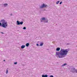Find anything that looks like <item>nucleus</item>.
Masks as SVG:
<instances>
[{
  "mask_svg": "<svg viewBox=\"0 0 77 77\" xmlns=\"http://www.w3.org/2000/svg\"><path fill=\"white\" fill-rule=\"evenodd\" d=\"M68 51H69V49H64L61 48L60 51L56 52L55 56L57 57L63 58V57H64L65 56L67 55Z\"/></svg>",
  "mask_w": 77,
  "mask_h": 77,
  "instance_id": "f257e3e1",
  "label": "nucleus"
},
{
  "mask_svg": "<svg viewBox=\"0 0 77 77\" xmlns=\"http://www.w3.org/2000/svg\"><path fill=\"white\" fill-rule=\"evenodd\" d=\"M2 27L4 28H6L8 27V23L7 22H5L4 19L0 21V27Z\"/></svg>",
  "mask_w": 77,
  "mask_h": 77,
  "instance_id": "f03ea898",
  "label": "nucleus"
},
{
  "mask_svg": "<svg viewBox=\"0 0 77 77\" xmlns=\"http://www.w3.org/2000/svg\"><path fill=\"white\" fill-rule=\"evenodd\" d=\"M41 22H42V21H44V24L45 23H48V20L47 19H45V17H42L40 19Z\"/></svg>",
  "mask_w": 77,
  "mask_h": 77,
  "instance_id": "7ed1b4c3",
  "label": "nucleus"
},
{
  "mask_svg": "<svg viewBox=\"0 0 77 77\" xmlns=\"http://www.w3.org/2000/svg\"><path fill=\"white\" fill-rule=\"evenodd\" d=\"M47 6V5H45V4H43L42 5L40 6V9H42L44 8H46Z\"/></svg>",
  "mask_w": 77,
  "mask_h": 77,
  "instance_id": "20e7f679",
  "label": "nucleus"
},
{
  "mask_svg": "<svg viewBox=\"0 0 77 77\" xmlns=\"http://www.w3.org/2000/svg\"><path fill=\"white\" fill-rule=\"evenodd\" d=\"M17 25H22L23 24V22H20L19 21L17 20Z\"/></svg>",
  "mask_w": 77,
  "mask_h": 77,
  "instance_id": "39448f33",
  "label": "nucleus"
},
{
  "mask_svg": "<svg viewBox=\"0 0 77 77\" xmlns=\"http://www.w3.org/2000/svg\"><path fill=\"white\" fill-rule=\"evenodd\" d=\"M71 71L72 72L75 73V71H76V70L75 69V68H72L71 69Z\"/></svg>",
  "mask_w": 77,
  "mask_h": 77,
  "instance_id": "423d86ee",
  "label": "nucleus"
},
{
  "mask_svg": "<svg viewBox=\"0 0 77 77\" xmlns=\"http://www.w3.org/2000/svg\"><path fill=\"white\" fill-rule=\"evenodd\" d=\"M26 47V46L25 45H22L21 47V48H22V49H23V48H25Z\"/></svg>",
  "mask_w": 77,
  "mask_h": 77,
  "instance_id": "0eeeda50",
  "label": "nucleus"
},
{
  "mask_svg": "<svg viewBox=\"0 0 77 77\" xmlns=\"http://www.w3.org/2000/svg\"><path fill=\"white\" fill-rule=\"evenodd\" d=\"M60 48H57L56 49V51H59L60 50Z\"/></svg>",
  "mask_w": 77,
  "mask_h": 77,
  "instance_id": "6e6552de",
  "label": "nucleus"
},
{
  "mask_svg": "<svg viewBox=\"0 0 77 77\" xmlns=\"http://www.w3.org/2000/svg\"><path fill=\"white\" fill-rule=\"evenodd\" d=\"M42 77H48V75H42Z\"/></svg>",
  "mask_w": 77,
  "mask_h": 77,
  "instance_id": "1a4fd4ad",
  "label": "nucleus"
},
{
  "mask_svg": "<svg viewBox=\"0 0 77 77\" xmlns=\"http://www.w3.org/2000/svg\"><path fill=\"white\" fill-rule=\"evenodd\" d=\"M3 5L4 6V7H6V6L8 5V4H4Z\"/></svg>",
  "mask_w": 77,
  "mask_h": 77,
  "instance_id": "9d476101",
  "label": "nucleus"
},
{
  "mask_svg": "<svg viewBox=\"0 0 77 77\" xmlns=\"http://www.w3.org/2000/svg\"><path fill=\"white\" fill-rule=\"evenodd\" d=\"M66 65V63H64V64H63V65H62L61 66L62 67H63V66H65Z\"/></svg>",
  "mask_w": 77,
  "mask_h": 77,
  "instance_id": "9b49d317",
  "label": "nucleus"
},
{
  "mask_svg": "<svg viewBox=\"0 0 77 77\" xmlns=\"http://www.w3.org/2000/svg\"><path fill=\"white\" fill-rule=\"evenodd\" d=\"M44 45V43L42 42L40 43V46H42V45Z\"/></svg>",
  "mask_w": 77,
  "mask_h": 77,
  "instance_id": "f8f14e48",
  "label": "nucleus"
},
{
  "mask_svg": "<svg viewBox=\"0 0 77 77\" xmlns=\"http://www.w3.org/2000/svg\"><path fill=\"white\" fill-rule=\"evenodd\" d=\"M26 47H29V43H26Z\"/></svg>",
  "mask_w": 77,
  "mask_h": 77,
  "instance_id": "ddd939ff",
  "label": "nucleus"
},
{
  "mask_svg": "<svg viewBox=\"0 0 77 77\" xmlns=\"http://www.w3.org/2000/svg\"><path fill=\"white\" fill-rule=\"evenodd\" d=\"M60 2V1H58L56 2V4L57 5H58L59 4V3Z\"/></svg>",
  "mask_w": 77,
  "mask_h": 77,
  "instance_id": "4468645a",
  "label": "nucleus"
},
{
  "mask_svg": "<svg viewBox=\"0 0 77 77\" xmlns=\"http://www.w3.org/2000/svg\"><path fill=\"white\" fill-rule=\"evenodd\" d=\"M23 30H26V27H23Z\"/></svg>",
  "mask_w": 77,
  "mask_h": 77,
  "instance_id": "2eb2a0df",
  "label": "nucleus"
},
{
  "mask_svg": "<svg viewBox=\"0 0 77 77\" xmlns=\"http://www.w3.org/2000/svg\"><path fill=\"white\" fill-rule=\"evenodd\" d=\"M8 70H6V74H8Z\"/></svg>",
  "mask_w": 77,
  "mask_h": 77,
  "instance_id": "dca6fc26",
  "label": "nucleus"
},
{
  "mask_svg": "<svg viewBox=\"0 0 77 77\" xmlns=\"http://www.w3.org/2000/svg\"><path fill=\"white\" fill-rule=\"evenodd\" d=\"M14 65H17V62H16L14 63Z\"/></svg>",
  "mask_w": 77,
  "mask_h": 77,
  "instance_id": "f3484780",
  "label": "nucleus"
},
{
  "mask_svg": "<svg viewBox=\"0 0 77 77\" xmlns=\"http://www.w3.org/2000/svg\"><path fill=\"white\" fill-rule=\"evenodd\" d=\"M50 77H54V76L53 75H51L50 76Z\"/></svg>",
  "mask_w": 77,
  "mask_h": 77,
  "instance_id": "a211bd4d",
  "label": "nucleus"
},
{
  "mask_svg": "<svg viewBox=\"0 0 77 77\" xmlns=\"http://www.w3.org/2000/svg\"><path fill=\"white\" fill-rule=\"evenodd\" d=\"M61 3H62V2H60V5H61Z\"/></svg>",
  "mask_w": 77,
  "mask_h": 77,
  "instance_id": "6ab92c4d",
  "label": "nucleus"
},
{
  "mask_svg": "<svg viewBox=\"0 0 77 77\" xmlns=\"http://www.w3.org/2000/svg\"><path fill=\"white\" fill-rule=\"evenodd\" d=\"M36 45L37 46H39V44H37Z\"/></svg>",
  "mask_w": 77,
  "mask_h": 77,
  "instance_id": "aec40b11",
  "label": "nucleus"
},
{
  "mask_svg": "<svg viewBox=\"0 0 77 77\" xmlns=\"http://www.w3.org/2000/svg\"><path fill=\"white\" fill-rule=\"evenodd\" d=\"M70 44L69 43H67L66 44V45H69Z\"/></svg>",
  "mask_w": 77,
  "mask_h": 77,
  "instance_id": "412c9836",
  "label": "nucleus"
},
{
  "mask_svg": "<svg viewBox=\"0 0 77 77\" xmlns=\"http://www.w3.org/2000/svg\"><path fill=\"white\" fill-rule=\"evenodd\" d=\"M75 72L76 73H77V70H76V71H75Z\"/></svg>",
  "mask_w": 77,
  "mask_h": 77,
  "instance_id": "4be33fe9",
  "label": "nucleus"
},
{
  "mask_svg": "<svg viewBox=\"0 0 77 77\" xmlns=\"http://www.w3.org/2000/svg\"><path fill=\"white\" fill-rule=\"evenodd\" d=\"M10 15H11V16H12V14H11Z\"/></svg>",
  "mask_w": 77,
  "mask_h": 77,
  "instance_id": "5701e85b",
  "label": "nucleus"
},
{
  "mask_svg": "<svg viewBox=\"0 0 77 77\" xmlns=\"http://www.w3.org/2000/svg\"><path fill=\"white\" fill-rule=\"evenodd\" d=\"M1 33H2V34H3V32H1Z\"/></svg>",
  "mask_w": 77,
  "mask_h": 77,
  "instance_id": "b1692460",
  "label": "nucleus"
},
{
  "mask_svg": "<svg viewBox=\"0 0 77 77\" xmlns=\"http://www.w3.org/2000/svg\"><path fill=\"white\" fill-rule=\"evenodd\" d=\"M3 61H4V62H5V60H4Z\"/></svg>",
  "mask_w": 77,
  "mask_h": 77,
  "instance_id": "393cba45",
  "label": "nucleus"
},
{
  "mask_svg": "<svg viewBox=\"0 0 77 77\" xmlns=\"http://www.w3.org/2000/svg\"><path fill=\"white\" fill-rule=\"evenodd\" d=\"M44 11H45V9H44Z\"/></svg>",
  "mask_w": 77,
  "mask_h": 77,
  "instance_id": "a878e982",
  "label": "nucleus"
}]
</instances>
